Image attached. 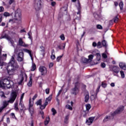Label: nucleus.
Listing matches in <instances>:
<instances>
[{
    "instance_id": "4d7b16f0",
    "label": "nucleus",
    "mask_w": 126,
    "mask_h": 126,
    "mask_svg": "<svg viewBox=\"0 0 126 126\" xmlns=\"http://www.w3.org/2000/svg\"><path fill=\"white\" fill-rule=\"evenodd\" d=\"M40 49H41V52H45V47H44V46H41L40 47Z\"/></svg>"
},
{
    "instance_id": "393cba45",
    "label": "nucleus",
    "mask_w": 126,
    "mask_h": 126,
    "mask_svg": "<svg viewBox=\"0 0 126 126\" xmlns=\"http://www.w3.org/2000/svg\"><path fill=\"white\" fill-rule=\"evenodd\" d=\"M89 59H88L90 63H91L92 62V60H93V58H94V56L93 55H90L88 56Z\"/></svg>"
},
{
    "instance_id": "79ce46f5",
    "label": "nucleus",
    "mask_w": 126,
    "mask_h": 126,
    "mask_svg": "<svg viewBox=\"0 0 126 126\" xmlns=\"http://www.w3.org/2000/svg\"><path fill=\"white\" fill-rule=\"evenodd\" d=\"M101 86L103 88H106V87H107V83H106L104 82H102V83H101Z\"/></svg>"
},
{
    "instance_id": "8fccbe9b",
    "label": "nucleus",
    "mask_w": 126,
    "mask_h": 126,
    "mask_svg": "<svg viewBox=\"0 0 126 126\" xmlns=\"http://www.w3.org/2000/svg\"><path fill=\"white\" fill-rule=\"evenodd\" d=\"M96 28L97 29H100V30H102V29H103V27H102L101 25H97Z\"/></svg>"
},
{
    "instance_id": "412c9836",
    "label": "nucleus",
    "mask_w": 126,
    "mask_h": 126,
    "mask_svg": "<svg viewBox=\"0 0 126 126\" xmlns=\"http://www.w3.org/2000/svg\"><path fill=\"white\" fill-rule=\"evenodd\" d=\"M28 86L29 87H31V86H32V76H31L30 77V81L28 83Z\"/></svg>"
},
{
    "instance_id": "f8f14e48",
    "label": "nucleus",
    "mask_w": 126,
    "mask_h": 126,
    "mask_svg": "<svg viewBox=\"0 0 126 126\" xmlns=\"http://www.w3.org/2000/svg\"><path fill=\"white\" fill-rule=\"evenodd\" d=\"M94 119L95 118L94 117H90L88 120H86V124L89 126H90V125L93 123V121H94Z\"/></svg>"
},
{
    "instance_id": "bb28decb",
    "label": "nucleus",
    "mask_w": 126,
    "mask_h": 126,
    "mask_svg": "<svg viewBox=\"0 0 126 126\" xmlns=\"http://www.w3.org/2000/svg\"><path fill=\"white\" fill-rule=\"evenodd\" d=\"M119 7L121 10H123L124 9V3L123 1H121L119 3Z\"/></svg>"
},
{
    "instance_id": "bf43d9fd",
    "label": "nucleus",
    "mask_w": 126,
    "mask_h": 126,
    "mask_svg": "<svg viewBox=\"0 0 126 126\" xmlns=\"http://www.w3.org/2000/svg\"><path fill=\"white\" fill-rule=\"evenodd\" d=\"M101 66L102 67V68H105V67H106V64H105L104 63H101Z\"/></svg>"
},
{
    "instance_id": "864d4df0",
    "label": "nucleus",
    "mask_w": 126,
    "mask_h": 126,
    "mask_svg": "<svg viewBox=\"0 0 126 126\" xmlns=\"http://www.w3.org/2000/svg\"><path fill=\"white\" fill-rule=\"evenodd\" d=\"M62 57H63V55H61V56L58 57L57 58V61L60 62V61H61V59H62Z\"/></svg>"
},
{
    "instance_id": "c03bdc74",
    "label": "nucleus",
    "mask_w": 126,
    "mask_h": 126,
    "mask_svg": "<svg viewBox=\"0 0 126 126\" xmlns=\"http://www.w3.org/2000/svg\"><path fill=\"white\" fill-rule=\"evenodd\" d=\"M66 108L68 109V110H70V111H72V107L68 104L66 105Z\"/></svg>"
},
{
    "instance_id": "5701e85b",
    "label": "nucleus",
    "mask_w": 126,
    "mask_h": 126,
    "mask_svg": "<svg viewBox=\"0 0 126 126\" xmlns=\"http://www.w3.org/2000/svg\"><path fill=\"white\" fill-rule=\"evenodd\" d=\"M52 97L53 94H50L47 98H46V101L47 102H51Z\"/></svg>"
},
{
    "instance_id": "4468645a",
    "label": "nucleus",
    "mask_w": 126,
    "mask_h": 126,
    "mask_svg": "<svg viewBox=\"0 0 126 126\" xmlns=\"http://www.w3.org/2000/svg\"><path fill=\"white\" fill-rule=\"evenodd\" d=\"M112 70L114 72H115V73H119V72H120V68L117 66H113Z\"/></svg>"
},
{
    "instance_id": "09e8293b",
    "label": "nucleus",
    "mask_w": 126,
    "mask_h": 126,
    "mask_svg": "<svg viewBox=\"0 0 126 126\" xmlns=\"http://www.w3.org/2000/svg\"><path fill=\"white\" fill-rule=\"evenodd\" d=\"M4 16L7 17V16H10V14L7 12H5L4 13Z\"/></svg>"
},
{
    "instance_id": "338daca9",
    "label": "nucleus",
    "mask_w": 126,
    "mask_h": 126,
    "mask_svg": "<svg viewBox=\"0 0 126 126\" xmlns=\"http://www.w3.org/2000/svg\"><path fill=\"white\" fill-rule=\"evenodd\" d=\"M24 111L23 110V109H21V111H20V115H24Z\"/></svg>"
},
{
    "instance_id": "de8ad7c7",
    "label": "nucleus",
    "mask_w": 126,
    "mask_h": 126,
    "mask_svg": "<svg viewBox=\"0 0 126 126\" xmlns=\"http://www.w3.org/2000/svg\"><path fill=\"white\" fill-rule=\"evenodd\" d=\"M120 74L122 78H125V73L123 71H120Z\"/></svg>"
},
{
    "instance_id": "2f4dec72",
    "label": "nucleus",
    "mask_w": 126,
    "mask_h": 126,
    "mask_svg": "<svg viewBox=\"0 0 126 126\" xmlns=\"http://www.w3.org/2000/svg\"><path fill=\"white\" fill-rule=\"evenodd\" d=\"M33 105H34V102L31 101V99L29 100V108H33Z\"/></svg>"
},
{
    "instance_id": "1a4fd4ad",
    "label": "nucleus",
    "mask_w": 126,
    "mask_h": 126,
    "mask_svg": "<svg viewBox=\"0 0 126 126\" xmlns=\"http://www.w3.org/2000/svg\"><path fill=\"white\" fill-rule=\"evenodd\" d=\"M76 6L78 10L77 14H79V15H80V13H81V5L80 4L79 0L77 1V3L76 4Z\"/></svg>"
},
{
    "instance_id": "473e14b6",
    "label": "nucleus",
    "mask_w": 126,
    "mask_h": 126,
    "mask_svg": "<svg viewBox=\"0 0 126 126\" xmlns=\"http://www.w3.org/2000/svg\"><path fill=\"white\" fill-rule=\"evenodd\" d=\"M50 122V118H47L46 120L44 121V125L45 126H47V125H48V124H49Z\"/></svg>"
},
{
    "instance_id": "a878e982",
    "label": "nucleus",
    "mask_w": 126,
    "mask_h": 126,
    "mask_svg": "<svg viewBox=\"0 0 126 126\" xmlns=\"http://www.w3.org/2000/svg\"><path fill=\"white\" fill-rule=\"evenodd\" d=\"M82 62L84 63H90L89 60L88 59H86V58H83L82 59Z\"/></svg>"
},
{
    "instance_id": "680f3d73",
    "label": "nucleus",
    "mask_w": 126,
    "mask_h": 126,
    "mask_svg": "<svg viewBox=\"0 0 126 126\" xmlns=\"http://www.w3.org/2000/svg\"><path fill=\"white\" fill-rule=\"evenodd\" d=\"M20 106L21 107V108H24V105L22 104V102H21V100H20V102L19 103Z\"/></svg>"
},
{
    "instance_id": "13d9d810",
    "label": "nucleus",
    "mask_w": 126,
    "mask_h": 126,
    "mask_svg": "<svg viewBox=\"0 0 126 126\" xmlns=\"http://www.w3.org/2000/svg\"><path fill=\"white\" fill-rule=\"evenodd\" d=\"M100 46H101V42L99 41L97 44V47L98 49H100V48H101Z\"/></svg>"
},
{
    "instance_id": "052dcab7",
    "label": "nucleus",
    "mask_w": 126,
    "mask_h": 126,
    "mask_svg": "<svg viewBox=\"0 0 126 126\" xmlns=\"http://www.w3.org/2000/svg\"><path fill=\"white\" fill-rule=\"evenodd\" d=\"M53 66H54V63H50L49 64V68H51V67H53Z\"/></svg>"
},
{
    "instance_id": "ea45409f",
    "label": "nucleus",
    "mask_w": 126,
    "mask_h": 126,
    "mask_svg": "<svg viewBox=\"0 0 126 126\" xmlns=\"http://www.w3.org/2000/svg\"><path fill=\"white\" fill-rule=\"evenodd\" d=\"M10 116L12 119H15V120H17V118L15 117V114L14 113H11Z\"/></svg>"
},
{
    "instance_id": "7c9ffc66",
    "label": "nucleus",
    "mask_w": 126,
    "mask_h": 126,
    "mask_svg": "<svg viewBox=\"0 0 126 126\" xmlns=\"http://www.w3.org/2000/svg\"><path fill=\"white\" fill-rule=\"evenodd\" d=\"M14 110H15V111H18V110H19V108H18V103L17 102L14 104Z\"/></svg>"
},
{
    "instance_id": "3c124183",
    "label": "nucleus",
    "mask_w": 126,
    "mask_h": 126,
    "mask_svg": "<svg viewBox=\"0 0 126 126\" xmlns=\"http://www.w3.org/2000/svg\"><path fill=\"white\" fill-rule=\"evenodd\" d=\"M10 43H11V46H12V47L15 48V44H14V41L13 40H11L10 41Z\"/></svg>"
},
{
    "instance_id": "69168bd1",
    "label": "nucleus",
    "mask_w": 126,
    "mask_h": 126,
    "mask_svg": "<svg viewBox=\"0 0 126 126\" xmlns=\"http://www.w3.org/2000/svg\"><path fill=\"white\" fill-rule=\"evenodd\" d=\"M38 97V94H35L33 98H32V100H35L36 99V98H37Z\"/></svg>"
},
{
    "instance_id": "39448f33",
    "label": "nucleus",
    "mask_w": 126,
    "mask_h": 126,
    "mask_svg": "<svg viewBox=\"0 0 126 126\" xmlns=\"http://www.w3.org/2000/svg\"><path fill=\"white\" fill-rule=\"evenodd\" d=\"M39 71L41 72V75H46L48 72L47 68L44 66H40L39 67Z\"/></svg>"
},
{
    "instance_id": "c85d7f7f",
    "label": "nucleus",
    "mask_w": 126,
    "mask_h": 126,
    "mask_svg": "<svg viewBox=\"0 0 126 126\" xmlns=\"http://www.w3.org/2000/svg\"><path fill=\"white\" fill-rule=\"evenodd\" d=\"M24 80V77H23V76H22L20 80V81L18 82L19 85H22V83L23 82Z\"/></svg>"
},
{
    "instance_id": "f704fd0d",
    "label": "nucleus",
    "mask_w": 126,
    "mask_h": 126,
    "mask_svg": "<svg viewBox=\"0 0 126 126\" xmlns=\"http://www.w3.org/2000/svg\"><path fill=\"white\" fill-rule=\"evenodd\" d=\"M37 106H40L42 105V99L38 100L36 103Z\"/></svg>"
},
{
    "instance_id": "6ab92c4d",
    "label": "nucleus",
    "mask_w": 126,
    "mask_h": 126,
    "mask_svg": "<svg viewBox=\"0 0 126 126\" xmlns=\"http://www.w3.org/2000/svg\"><path fill=\"white\" fill-rule=\"evenodd\" d=\"M29 112H30L31 116L32 117L34 115V107H29Z\"/></svg>"
},
{
    "instance_id": "2eb2a0df",
    "label": "nucleus",
    "mask_w": 126,
    "mask_h": 126,
    "mask_svg": "<svg viewBox=\"0 0 126 126\" xmlns=\"http://www.w3.org/2000/svg\"><path fill=\"white\" fill-rule=\"evenodd\" d=\"M119 66H120V68H122V69H124L125 70H126V63L121 62L119 63Z\"/></svg>"
},
{
    "instance_id": "cd10ccee",
    "label": "nucleus",
    "mask_w": 126,
    "mask_h": 126,
    "mask_svg": "<svg viewBox=\"0 0 126 126\" xmlns=\"http://www.w3.org/2000/svg\"><path fill=\"white\" fill-rule=\"evenodd\" d=\"M89 100V94H87L85 96V102L86 103H87L88 102V100Z\"/></svg>"
},
{
    "instance_id": "6e6552de",
    "label": "nucleus",
    "mask_w": 126,
    "mask_h": 126,
    "mask_svg": "<svg viewBox=\"0 0 126 126\" xmlns=\"http://www.w3.org/2000/svg\"><path fill=\"white\" fill-rule=\"evenodd\" d=\"M7 57V54H3L1 55V49L0 48V63H1V61H5Z\"/></svg>"
},
{
    "instance_id": "e2e57ef3",
    "label": "nucleus",
    "mask_w": 126,
    "mask_h": 126,
    "mask_svg": "<svg viewBox=\"0 0 126 126\" xmlns=\"http://www.w3.org/2000/svg\"><path fill=\"white\" fill-rule=\"evenodd\" d=\"M24 97V93L22 94L21 98H20V101H22L23 100Z\"/></svg>"
},
{
    "instance_id": "f257e3e1",
    "label": "nucleus",
    "mask_w": 126,
    "mask_h": 126,
    "mask_svg": "<svg viewBox=\"0 0 126 126\" xmlns=\"http://www.w3.org/2000/svg\"><path fill=\"white\" fill-rule=\"evenodd\" d=\"M6 69L9 75H14L18 72L19 70V65L17 63L15 62L14 56H12L11 59L7 66Z\"/></svg>"
},
{
    "instance_id": "f3484780",
    "label": "nucleus",
    "mask_w": 126,
    "mask_h": 126,
    "mask_svg": "<svg viewBox=\"0 0 126 126\" xmlns=\"http://www.w3.org/2000/svg\"><path fill=\"white\" fill-rule=\"evenodd\" d=\"M15 16H18V18H15V20H18V21H21V13H16Z\"/></svg>"
},
{
    "instance_id": "0e129e2a",
    "label": "nucleus",
    "mask_w": 126,
    "mask_h": 126,
    "mask_svg": "<svg viewBox=\"0 0 126 126\" xmlns=\"http://www.w3.org/2000/svg\"><path fill=\"white\" fill-rule=\"evenodd\" d=\"M51 59L52 60H55V59H56V56H55V55H52L51 56Z\"/></svg>"
},
{
    "instance_id": "774afa93",
    "label": "nucleus",
    "mask_w": 126,
    "mask_h": 126,
    "mask_svg": "<svg viewBox=\"0 0 126 126\" xmlns=\"http://www.w3.org/2000/svg\"><path fill=\"white\" fill-rule=\"evenodd\" d=\"M93 47H97V43L95 42H94L93 43Z\"/></svg>"
},
{
    "instance_id": "37998d69",
    "label": "nucleus",
    "mask_w": 126,
    "mask_h": 126,
    "mask_svg": "<svg viewBox=\"0 0 126 126\" xmlns=\"http://www.w3.org/2000/svg\"><path fill=\"white\" fill-rule=\"evenodd\" d=\"M63 86L62 87V89L60 90L59 91V92H58V94H57V97H59V96H60V95H61V93H62V92H63Z\"/></svg>"
},
{
    "instance_id": "c9c22d12",
    "label": "nucleus",
    "mask_w": 126,
    "mask_h": 126,
    "mask_svg": "<svg viewBox=\"0 0 126 126\" xmlns=\"http://www.w3.org/2000/svg\"><path fill=\"white\" fill-rule=\"evenodd\" d=\"M36 69V64L35 63H33L32 66L31 70L32 71H34Z\"/></svg>"
},
{
    "instance_id": "4c0bfd02",
    "label": "nucleus",
    "mask_w": 126,
    "mask_h": 126,
    "mask_svg": "<svg viewBox=\"0 0 126 126\" xmlns=\"http://www.w3.org/2000/svg\"><path fill=\"white\" fill-rule=\"evenodd\" d=\"M0 96L1 98H2V97H3V98H6L5 95H4V93L2 91L0 92Z\"/></svg>"
},
{
    "instance_id": "a211bd4d",
    "label": "nucleus",
    "mask_w": 126,
    "mask_h": 126,
    "mask_svg": "<svg viewBox=\"0 0 126 126\" xmlns=\"http://www.w3.org/2000/svg\"><path fill=\"white\" fill-rule=\"evenodd\" d=\"M23 51L25 53H27L28 54H29L31 58H32V51L31 50L27 49H23Z\"/></svg>"
},
{
    "instance_id": "b1692460",
    "label": "nucleus",
    "mask_w": 126,
    "mask_h": 126,
    "mask_svg": "<svg viewBox=\"0 0 126 126\" xmlns=\"http://www.w3.org/2000/svg\"><path fill=\"white\" fill-rule=\"evenodd\" d=\"M75 88H78L79 90V88L80 87V83L77 82L75 83Z\"/></svg>"
},
{
    "instance_id": "58836bf2",
    "label": "nucleus",
    "mask_w": 126,
    "mask_h": 126,
    "mask_svg": "<svg viewBox=\"0 0 126 126\" xmlns=\"http://www.w3.org/2000/svg\"><path fill=\"white\" fill-rule=\"evenodd\" d=\"M60 38L62 40V41H64V40H65V37H64V35L63 34H62L60 35Z\"/></svg>"
},
{
    "instance_id": "ddd939ff",
    "label": "nucleus",
    "mask_w": 126,
    "mask_h": 126,
    "mask_svg": "<svg viewBox=\"0 0 126 126\" xmlns=\"http://www.w3.org/2000/svg\"><path fill=\"white\" fill-rule=\"evenodd\" d=\"M0 87L2 88V89H5L6 87L5 86V82H4V80H1L0 81Z\"/></svg>"
},
{
    "instance_id": "20e7f679",
    "label": "nucleus",
    "mask_w": 126,
    "mask_h": 126,
    "mask_svg": "<svg viewBox=\"0 0 126 126\" xmlns=\"http://www.w3.org/2000/svg\"><path fill=\"white\" fill-rule=\"evenodd\" d=\"M17 61H18V62H20V63L24 61V53L23 52H19L17 54Z\"/></svg>"
},
{
    "instance_id": "5fc2aeb1",
    "label": "nucleus",
    "mask_w": 126,
    "mask_h": 126,
    "mask_svg": "<svg viewBox=\"0 0 126 126\" xmlns=\"http://www.w3.org/2000/svg\"><path fill=\"white\" fill-rule=\"evenodd\" d=\"M46 94H50V88H47L45 90Z\"/></svg>"
},
{
    "instance_id": "7ed1b4c3",
    "label": "nucleus",
    "mask_w": 126,
    "mask_h": 126,
    "mask_svg": "<svg viewBox=\"0 0 126 126\" xmlns=\"http://www.w3.org/2000/svg\"><path fill=\"white\" fill-rule=\"evenodd\" d=\"M16 97H17V94H16V93L13 92L10 96L9 100H8V102L10 103V104H12L14 102V101H15Z\"/></svg>"
},
{
    "instance_id": "a19ab883",
    "label": "nucleus",
    "mask_w": 126,
    "mask_h": 126,
    "mask_svg": "<svg viewBox=\"0 0 126 126\" xmlns=\"http://www.w3.org/2000/svg\"><path fill=\"white\" fill-rule=\"evenodd\" d=\"M8 36H7V34H5L4 35H1L0 37V39H7Z\"/></svg>"
},
{
    "instance_id": "e433bc0d",
    "label": "nucleus",
    "mask_w": 126,
    "mask_h": 126,
    "mask_svg": "<svg viewBox=\"0 0 126 126\" xmlns=\"http://www.w3.org/2000/svg\"><path fill=\"white\" fill-rule=\"evenodd\" d=\"M68 119H69V115H66L65 117L64 123H65V124H67V121H68Z\"/></svg>"
},
{
    "instance_id": "0eeeda50",
    "label": "nucleus",
    "mask_w": 126,
    "mask_h": 126,
    "mask_svg": "<svg viewBox=\"0 0 126 126\" xmlns=\"http://www.w3.org/2000/svg\"><path fill=\"white\" fill-rule=\"evenodd\" d=\"M4 82L5 83V85L7 88L9 89V88H11L12 85L13 84V82L9 80H7V79L4 80Z\"/></svg>"
},
{
    "instance_id": "9b49d317",
    "label": "nucleus",
    "mask_w": 126,
    "mask_h": 126,
    "mask_svg": "<svg viewBox=\"0 0 126 126\" xmlns=\"http://www.w3.org/2000/svg\"><path fill=\"white\" fill-rule=\"evenodd\" d=\"M78 92H79V90L78 88L74 87L71 89V94L72 95H77L78 94Z\"/></svg>"
},
{
    "instance_id": "a18cd8bd",
    "label": "nucleus",
    "mask_w": 126,
    "mask_h": 126,
    "mask_svg": "<svg viewBox=\"0 0 126 126\" xmlns=\"http://www.w3.org/2000/svg\"><path fill=\"white\" fill-rule=\"evenodd\" d=\"M86 108L87 110V111H89L90 109H91V105L88 104L86 105Z\"/></svg>"
},
{
    "instance_id": "603ef678",
    "label": "nucleus",
    "mask_w": 126,
    "mask_h": 126,
    "mask_svg": "<svg viewBox=\"0 0 126 126\" xmlns=\"http://www.w3.org/2000/svg\"><path fill=\"white\" fill-rule=\"evenodd\" d=\"M119 21V18H118L117 16L115 17L114 18V22L117 23Z\"/></svg>"
},
{
    "instance_id": "72a5a7b5",
    "label": "nucleus",
    "mask_w": 126,
    "mask_h": 126,
    "mask_svg": "<svg viewBox=\"0 0 126 126\" xmlns=\"http://www.w3.org/2000/svg\"><path fill=\"white\" fill-rule=\"evenodd\" d=\"M51 112H52V115L53 116H55L56 114H57V110L54 108H52L51 109Z\"/></svg>"
},
{
    "instance_id": "6e6d98bb",
    "label": "nucleus",
    "mask_w": 126,
    "mask_h": 126,
    "mask_svg": "<svg viewBox=\"0 0 126 126\" xmlns=\"http://www.w3.org/2000/svg\"><path fill=\"white\" fill-rule=\"evenodd\" d=\"M45 108H46V106H44V104L43 105L41 104V105H40V109L41 110H44V109H45Z\"/></svg>"
},
{
    "instance_id": "9d476101",
    "label": "nucleus",
    "mask_w": 126,
    "mask_h": 126,
    "mask_svg": "<svg viewBox=\"0 0 126 126\" xmlns=\"http://www.w3.org/2000/svg\"><path fill=\"white\" fill-rule=\"evenodd\" d=\"M19 46H21L22 47H28V44H26L23 42L22 38L20 37L18 41Z\"/></svg>"
},
{
    "instance_id": "dca6fc26",
    "label": "nucleus",
    "mask_w": 126,
    "mask_h": 126,
    "mask_svg": "<svg viewBox=\"0 0 126 126\" xmlns=\"http://www.w3.org/2000/svg\"><path fill=\"white\" fill-rule=\"evenodd\" d=\"M58 48L59 50H64L65 48V43H61L58 46Z\"/></svg>"
},
{
    "instance_id": "49530a36",
    "label": "nucleus",
    "mask_w": 126,
    "mask_h": 126,
    "mask_svg": "<svg viewBox=\"0 0 126 126\" xmlns=\"http://www.w3.org/2000/svg\"><path fill=\"white\" fill-rule=\"evenodd\" d=\"M15 2V0H9L8 3L10 5H11L12 3H14Z\"/></svg>"
},
{
    "instance_id": "f03ea898",
    "label": "nucleus",
    "mask_w": 126,
    "mask_h": 126,
    "mask_svg": "<svg viewBox=\"0 0 126 126\" xmlns=\"http://www.w3.org/2000/svg\"><path fill=\"white\" fill-rule=\"evenodd\" d=\"M123 111L124 106H120L115 111L111 112L110 115L106 116V117L103 119L104 123H106V122H108V121H110V120L114 119V117H115V116H116L118 114H120V113H122Z\"/></svg>"
},
{
    "instance_id": "423d86ee",
    "label": "nucleus",
    "mask_w": 126,
    "mask_h": 126,
    "mask_svg": "<svg viewBox=\"0 0 126 126\" xmlns=\"http://www.w3.org/2000/svg\"><path fill=\"white\" fill-rule=\"evenodd\" d=\"M34 8L36 10H40L41 9V0H35Z\"/></svg>"
},
{
    "instance_id": "aec40b11",
    "label": "nucleus",
    "mask_w": 126,
    "mask_h": 126,
    "mask_svg": "<svg viewBox=\"0 0 126 126\" xmlns=\"http://www.w3.org/2000/svg\"><path fill=\"white\" fill-rule=\"evenodd\" d=\"M8 101H5L3 102V106H2L3 109H5L8 106Z\"/></svg>"
},
{
    "instance_id": "4be33fe9",
    "label": "nucleus",
    "mask_w": 126,
    "mask_h": 126,
    "mask_svg": "<svg viewBox=\"0 0 126 126\" xmlns=\"http://www.w3.org/2000/svg\"><path fill=\"white\" fill-rule=\"evenodd\" d=\"M101 44L103 47H105V48H107L108 47V44H107V41L106 40H103L101 41Z\"/></svg>"
},
{
    "instance_id": "c756f323",
    "label": "nucleus",
    "mask_w": 126,
    "mask_h": 126,
    "mask_svg": "<svg viewBox=\"0 0 126 126\" xmlns=\"http://www.w3.org/2000/svg\"><path fill=\"white\" fill-rule=\"evenodd\" d=\"M96 60L97 61H98V62H99V61L101 60V55H100L99 53H96Z\"/></svg>"
}]
</instances>
